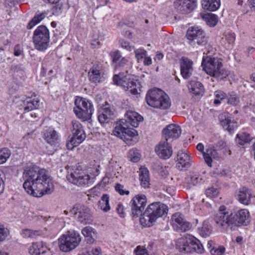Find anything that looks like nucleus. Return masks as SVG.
Wrapping results in <instances>:
<instances>
[{
  "instance_id": "obj_1",
  "label": "nucleus",
  "mask_w": 255,
  "mask_h": 255,
  "mask_svg": "<svg viewBox=\"0 0 255 255\" xmlns=\"http://www.w3.org/2000/svg\"><path fill=\"white\" fill-rule=\"evenodd\" d=\"M23 187L26 192L35 197H41L52 193L54 190L53 182L47 170L34 165L24 168Z\"/></svg>"
},
{
  "instance_id": "obj_2",
  "label": "nucleus",
  "mask_w": 255,
  "mask_h": 255,
  "mask_svg": "<svg viewBox=\"0 0 255 255\" xmlns=\"http://www.w3.org/2000/svg\"><path fill=\"white\" fill-rule=\"evenodd\" d=\"M115 84L119 86L128 94L137 95L141 92V85L133 75L127 71L115 74L113 77Z\"/></svg>"
},
{
  "instance_id": "obj_3",
  "label": "nucleus",
  "mask_w": 255,
  "mask_h": 255,
  "mask_svg": "<svg viewBox=\"0 0 255 255\" xmlns=\"http://www.w3.org/2000/svg\"><path fill=\"white\" fill-rule=\"evenodd\" d=\"M145 99L149 106L155 108L165 110L171 106L169 96L159 89L149 90L146 93Z\"/></svg>"
},
{
  "instance_id": "obj_4",
  "label": "nucleus",
  "mask_w": 255,
  "mask_h": 255,
  "mask_svg": "<svg viewBox=\"0 0 255 255\" xmlns=\"http://www.w3.org/2000/svg\"><path fill=\"white\" fill-rule=\"evenodd\" d=\"M59 247L61 251L68 252L75 249L81 241L79 232L70 230L62 235L58 239Z\"/></svg>"
},
{
  "instance_id": "obj_5",
  "label": "nucleus",
  "mask_w": 255,
  "mask_h": 255,
  "mask_svg": "<svg viewBox=\"0 0 255 255\" xmlns=\"http://www.w3.org/2000/svg\"><path fill=\"white\" fill-rule=\"evenodd\" d=\"M74 112L78 118L82 121H87L91 118L94 112L92 103L87 99L77 97L75 100Z\"/></svg>"
},
{
  "instance_id": "obj_6",
  "label": "nucleus",
  "mask_w": 255,
  "mask_h": 255,
  "mask_svg": "<svg viewBox=\"0 0 255 255\" xmlns=\"http://www.w3.org/2000/svg\"><path fill=\"white\" fill-rule=\"evenodd\" d=\"M214 220L216 225L222 229L227 230L235 227L234 214L229 211L225 206H221L218 212L214 216Z\"/></svg>"
},
{
  "instance_id": "obj_7",
  "label": "nucleus",
  "mask_w": 255,
  "mask_h": 255,
  "mask_svg": "<svg viewBox=\"0 0 255 255\" xmlns=\"http://www.w3.org/2000/svg\"><path fill=\"white\" fill-rule=\"evenodd\" d=\"M33 42L34 47L41 52L45 51L49 45V32L44 25L38 26L34 31Z\"/></svg>"
},
{
  "instance_id": "obj_8",
  "label": "nucleus",
  "mask_w": 255,
  "mask_h": 255,
  "mask_svg": "<svg viewBox=\"0 0 255 255\" xmlns=\"http://www.w3.org/2000/svg\"><path fill=\"white\" fill-rule=\"evenodd\" d=\"M72 124V136L66 144L67 147L69 150H72L78 146L85 139L86 136L82 125L78 121H73Z\"/></svg>"
},
{
  "instance_id": "obj_9",
  "label": "nucleus",
  "mask_w": 255,
  "mask_h": 255,
  "mask_svg": "<svg viewBox=\"0 0 255 255\" xmlns=\"http://www.w3.org/2000/svg\"><path fill=\"white\" fill-rule=\"evenodd\" d=\"M186 37L189 45L195 46L198 45H204L207 42V38L206 36L205 31L199 26H194L189 27Z\"/></svg>"
},
{
  "instance_id": "obj_10",
  "label": "nucleus",
  "mask_w": 255,
  "mask_h": 255,
  "mask_svg": "<svg viewBox=\"0 0 255 255\" xmlns=\"http://www.w3.org/2000/svg\"><path fill=\"white\" fill-rule=\"evenodd\" d=\"M202 66L205 72L213 76L219 70L220 67H223L221 59L210 56L203 57Z\"/></svg>"
},
{
  "instance_id": "obj_11",
  "label": "nucleus",
  "mask_w": 255,
  "mask_h": 255,
  "mask_svg": "<svg viewBox=\"0 0 255 255\" xmlns=\"http://www.w3.org/2000/svg\"><path fill=\"white\" fill-rule=\"evenodd\" d=\"M146 204V198L144 195H137L130 201L131 215L133 217L137 218L141 215Z\"/></svg>"
},
{
  "instance_id": "obj_12",
  "label": "nucleus",
  "mask_w": 255,
  "mask_h": 255,
  "mask_svg": "<svg viewBox=\"0 0 255 255\" xmlns=\"http://www.w3.org/2000/svg\"><path fill=\"white\" fill-rule=\"evenodd\" d=\"M70 212L82 223H89L91 221L90 210L83 205L76 204L73 206Z\"/></svg>"
},
{
  "instance_id": "obj_13",
  "label": "nucleus",
  "mask_w": 255,
  "mask_h": 255,
  "mask_svg": "<svg viewBox=\"0 0 255 255\" xmlns=\"http://www.w3.org/2000/svg\"><path fill=\"white\" fill-rule=\"evenodd\" d=\"M171 225L176 231L185 232L192 228V224L185 221L183 216L179 213H176L171 218Z\"/></svg>"
},
{
  "instance_id": "obj_14",
  "label": "nucleus",
  "mask_w": 255,
  "mask_h": 255,
  "mask_svg": "<svg viewBox=\"0 0 255 255\" xmlns=\"http://www.w3.org/2000/svg\"><path fill=\"white\" fill-rule=\"evenodd\" d=\"M67 179L72 183L78 186H84L91 182L89 175L79 170H76L67 176Z\"/></svg>"
},
{
  "instance_id": "obj_15",
  "label": "nucleus",
  "mask_w": 255,
  "mask_h": 255,
  "mask_svg": "<svg viewBox=\"0 0 255 255\" xmlns=\"http://www.w3.org/2000/svg\"><path fill=\"white\" fill-rule=\"evenodd\" d=\"M155 151L161 159H169L173 153L172 147L168 141L162 139L156 146Z\"/></svg>"
},
{
  "instance_id": "obj_16",
  "label": "nucleus",
  "mask_w": 255,
  "mask_h": 255,
  "mask_svg": "<svg viewBox=\"0 0 255 255\" xmlns=\"http://www.w3.org/2000/svg\"><path fill=\"white\" fill-rule=\"evenodd\" d=\"M181 133L180 127L176 124H170L162 130V139L166 141H172L177 139Z\"/></svg>"
},
{
  "instance_id": "obj_17",
  "label": "nucleus",
  "mask_w": 255,
  "mask_h": 255,
  "mask_svg": "<svg viewBox=\"0 0 255 255\" xmlns=\"http://www.w3.org/2000/svg\"><path fill=\"white\" fill-rule=\"evenodd\" d=\"M192 164V158L190 155L186 151L179 150L177 154L176 164L177 168L180 170H186Z\"/></svg>"
},
{
  "instance_id": "obj_18",
  "label": "nucleus",
  "mask_w": 255,
  "mask_h": 255,
  "mask_svg": "<svg viewBox=\"0 0 255 255\" xmlns=\"http://www.w3.org/2000/svg\"><path fill=\"white\" fill-rule=\"evenodd\" d=\"M88 77L90 81L93 83L103 82L105 78L101 65L98 63L94 64L88 72Z\"/></svg>"
},
{
  "instance_id": "obj_19",
  "label": "nucleus",
  "mask_w": 255,
  "mask_h": 255,
  "mask_svg": "<svg viewBox=\"0 0 255 255\" xmlns=\"http://www.w3.org/2000/svg\"><path fill=\"white\" fill-rule=\"evenodd\" d=\"M196 0H176L175 8L179 12L187 14L191 12L196 7Z\"/></svg>"
},
{
  "instance_id": "obj_20",
  "label": "nucleus",
  "mask_w": 255,
  "mask_h": 255,
  "mask_svg": "<svg viewBox=\"0 0 255 255\" xmlns=\"http://www.w3.org/2000/svg\"><path fill=\"white\" fill-rule=\"evenodd\" d=\"M219 120L223 128L230 132L234 131L238 127L237 123L232 120L228 113L220 114Z\"/></svg>"
},
{
  "instance_id": "obj_21",
  "label": "nucleus",
  "mask_w": 255,
  "mask_h": 255,
  "mask_svg": "<svg viewBox=\"0 0 255 255\" xmlns=\"http://www.w3.org/2000/svg\"><path fill=\"white\" fill-rule=\"evenodd\" d=\"M253 197L251 190L246 187L240 188L236 192V197L238 201L245 205H249Z\"/></svg>"
},
{
  "instance_id": "obj_22",
  "label": "nucleus",
  "mask_w": 255,
  "mask_h": 255,
  "mask_svg": "<svg viewBox=\"0 0 255 255\" xmlns=\"http://www.w3.org/2000/svg\"><path fill=\"white\" fill-rule=\"evenodd\" d=\"M147 208L156 220L167 214L168 212L167 206L160 202L152 203L148 205Z\"/></svg>"
},
{
  "instance_id": "obj_23",
  "label": "nucleus",
  "mask_w": 255,
  "mask_h": 255,
  "mask_svg": "<svg viewBox=\"0 0 255 255\" xmlns=\"http://www.w3.org/2000/svg\"><path fill=\"white\" fill-rule=\"evenodd\" d=\"M193 61L188 58L183 57L180 60V72L184 79L189 78L193 73Z\"/></svg>"
},
{
  "instance_id": "obj_24",
  "label": "nucleus",
  "mask_w": 255,
  "mask_h": 255,
  "mask_svg": "<svg viewBox=\"0 0 255 255\" xmlns=\"http://www.w3.org/2000/svg\"><path fill=\"white\" fill-rule=\"evenodd\" d=\"M193 238V236L187 235L178 240L176 246L180 252L184 253L192 252Z\"/></svg>"
},
{
  "instance_id": "obj_25",
  "label": "nucleus",
  "mask_w": 255,
  "mask_h": 255,
  "mask_svg": "<svg viewBox=\"0 0 255 255\" xmlns=\"http://www.w3.org/2000/svg\"><path fill=\"white\" fill-rule=\"evenodd\" d=\"M235 227L247 225L249 223L250 213L247 209H241L234 214Z\"/></svg>"
},
{
  "instance_id": "obj_26",
  "label": "nucleus",
  "mask_w": 255,
  "mask_h": 255,
  "mask_svg": "<svg viewBox=\"0 0 255 255\" xmlns=\"http://www.w3.org/2000/svg\"><path fill=\"white\" fill-rule=\"evenodd\" d=\"M125 117L126 123L134 128L137 127L139 123L143 120L141 115L133 111H127Z\"/></svg>"
},
{
  "instance_id": "obj_27",
  "label": "nucleus",
  "mask_w": 255,
  "mask_h": 255,
  "mask_svg": "<svg viewBox=\"0 0 255 255\" xmlns=\"http://www.w3.org/2000/svg\"><path fill=\"white\" fill-rule=\"evenodd\" d=\"M43 138L48 143L55 145L58 142L59 135L54 128L49 127L43 131Z\"/></svg>"
},
{
  "instance_id": "obj_28",
  "label": "nucleus",
  "mask_w": 255,
  "mask_h": 255,
  "mask_svg": "<svg viewBox=\"0 0 255 255\" xmlns=\"http://www.w3.org/2000/svg\"><path fill=\"white\" fill-rule=\"evenodd\" d=\"M188 88L190 93L195 96L201 97L205 92L203 85L200 82L195 80L191 81L188 85Z\"/></svg>"
},
{
  "instance_id": "obj_29",
  "label": "nucleus",
  "mask_w": 255,
  "mask_h": 255,
  "mask_svg": "<svg viewBox=\"0 0 255 255\" xmlns=\"http://www.w3.org/2000/svg\"><path fill=\"white\" fill-rule=\"evenodd\" d=\"M139 180L140 185L144 188H148L150 185L149 171L144 166H141L139 170Z\"/></svg>"
},
{
  "instance_id": "obj_30",
  "label": "nucleus",
  "mask_w": 255,
  "mask_h": 255,
  "mask_svg": "<svg viewBox=\"0 0 255 255\" xmlns=\"http://www.w3.org/2000/svg\"><path fill=\"white\" fill-rule=\"evenodd\" d=\"M235 34L231 32H226L221 38V44L227 49H231L235 41Z\"/></svg>"
},
{
  "instance_id": "obj_31",
  "label": "nucleus",
  "mask_w": 255,
  "mask_h": 255,
  "mask_svg": "<svg viewBox=\"0 0 255 255\" xmlns=\"http://www.w3.org/2000/svg\"><path fill=\"white\" fill-rule=\"evenodd\" d=\"M47 250V247L42 242H36L29 248V253L31 255H40L44 254Z\"/></svg>"
},
{
  "instance_id": "obj_32",
  "label": "nucleus",
  "mask_w": 255,
  "mask_h": 255,
  "mask_svg": "<svg viewBox=\"0 0 255 255\" xmlns=\"http://www.w3.org/2000/svg\"><path fill=\"white\" fill-rule=\"evenodd\" d=\"M140 215L141 217L139 219V222L141 225L144 227H150L152 226L153 223L156 220L147 208H146L144 213L142 214H141Z\"/></svg>"
},
{
  "instance_id": "obj_33",
  "label": "nucleus",
  "mask_w": 255,
  "mask_h": 255,
  "mask_svg": "<svg viewBox=\"0 0 255 255\" xmlns=\"http://www.w3.org/2000/svg\"><path fill=\"white\" fill-rule=\"evenodd\" d=\"M113 115V113L109 108H102L99 111L98 120L101 124L108 123L112 119Z\"/></svg>"
},
{
  "instance_id": "obj_34",
  "label": "nucleus",
  "mask_w": 255,
  "mask_h": 255,
  "mask_svg": "<svg viewBox=\"0 0 255 255\" xmlns=\"http://www.w3.org/2000/svg\"><path fill=\"white\" fill-rule=\"evenodd\" d=\"M200 174L197 172H191L185 178L184 182L188 184L189 187L191 186L197 185L200 183L201 178Z\"/></svg>"
},
{
  "instance_id": "obj_35",
  "label": "nucleus",
  "mask_w": 255,
  "mask_h": 255,
  "mask_svg": "<svg viewBox=\"0 0 255 255\" xmlns=\"http://www.w3.org/2000/svg\"><path fill=\"white\" fill-rule=\"evenodd\" d=\"M202 5L204 9L210 11H216L220 6V0H203Z\"/></svg>"
},
{
  "instance_id": "obj_36",
  "label": "nucleus",
  "mask_w": 255,
  "mask_h": 255,
  "mask_svg": "<svg viewBox=\"0 0 255 255\" xmlns=\"http://www.w3.org/2000/svg\"><path fill=\"white\" fill-rule=\"evenodd\" d=\"M82 233L84 236L88 238V241L92 243L94 242V238L97 236L96 231L91 227L87 226L82 230Z\"/></svg>"
},
{
  "instance_id": "obj_37",
  "label": "nucleus",
  "mask_w": 255,
  "mask_h": 255,
  "mask_svg": "<svg viewBox=\"0 0 255 255\" xmlns=\"http://www.w3.org/2000/svg\"><path fill=\"white\" fill-rule=\"evenodd\" d=\"M110 198L108 194H103L98 202V206L104 212H107L111 209L109 204Z\"/></svg>"
},
{
  "instance_id": "obj_38",
  "label": "nucleus",
  "mask_w": 255,
  "mask_h": 255,
  "mask_svg": "<svg viewBox=\"0 0 255 255\" xmlns=\"http://www.w3.org/2000/svg\"><path fill=\"white\" fill-rule=\"evenodd\" d=\"M216 153V151L212 148L206 149V151L203 152V157L207 165L211 167L212 162V157H214Z\"/></svg>"
},
{
  "instance_id": "obj_39",
  "label": "nucleus",
  "mask_w": 255,
  "mask_h": 255,
  "mask_svg": "<svg viewBox=\"0 0 255 255\" xmlns=\"http://www.w3.org/2000/svg\"><path fill=\"white\" fill-rule=\"evenodd\" d=\"M236 140L238 144L242 145L246 143H249L252 140V137L249 133L243 132L241 134H238Z\"/></svg>"
},
{
  "instance_id": "obj_40",
  "label": "nucleus",
  "mask_w": 255,
  "mask_h": 255,
  "mask_svg": "<svg viewBox=\"0 0 255 255\" xmlns=\"http://www.w3.org/2000/svg\"><path fill=\"white\" fill-rule=\"evenodd\" d=\"M40 101L38 99H28L26 101V105L24 108L25 112L37 109L39 106Z\"/></svg>"
},
{
  "instance_id": "obj_41",
  "label": "nucleus",
  "mask_w": 255,
  "mask_h": 255,
  "mask_svg": "<svg viewBox=\"0 0 255 255\" xmlns=\"http://www.w3.org/2000/svg\"><path fill=\"white\" fill-rule=\"evenodd\" d=\"M202 17L206 21L207 24L210 27H214L217 24L218 19L217 16L214 14H205Z\"/></svg>"
},
{
  "instance_id": "obj_42",
  "label": "nucleus",
  "mask_w": 255,
  "mask_h": 255,
  "mask_svg": "<svg viewBox=\"0 0 255 255\" xmlns=\"http://www.w3.org/2000/svg\"><path fill=\"white\" fill-rule=\"evenodd\" d=\"M45 17V13L36 14L34 17L28 23L27 28L29 29H32L34 26L41 21Z\"/></svg>"
},
{
  "instance_id": "obj_43",
  "label": "nucleus",
  "mask_w": 255,
  "mask_h": 255,
  "mask_svg": "<svg viewBox=\"0 0 255 255\" xmlns=\"http://www.w3.org/2000/svg\"><path fill=\"white\" fill-rule=\"evenodd\" d=\"M227 103L232 106H237L240 103L239 96L234 92L227 95Z\"/></svg>"
},
{
  "instance_id": "obj_44",
  "label": "nucleus",
  "mask_w": 255,
  "mask_h": 255,
  "mask_svg": "<svg viewBox=\"0 0 255 255\" xmlns=\"http://www.w3.org/2000/svg\"><path fill=\"white\" fill-rule=\"evenodd\" d=\"M21 234L23 237L25 238H34L39 236L41 234V232L39 231H33L28 229H25L22 230Z\"/></svg>"
},
{
  "instance_id": "obj_45",
  "label": "nucleus",
  "mask_w": 255,
  "mask_h": 255,
  "mask_svg": "<svg viewBox=\"0 0 255 255\" xmlns=\"http://www.w3.org/2000/svg\"><path fill=\"white\" fill-rule=\"evenodd\" d=\"M192 243V252L194 251L198 254H202L204 252L203 245L200 241L193 237Z\"/></svg>"
},
{
  "instance_id": "obj_46",
  "label": "nucleus",
  "mask_w": 255,
  "mask_h": 255,
  "mask_svg": "<svg viewBox=\"0 0 255 255\" xmlns=\"http://www.w3.org/2000/svg\"><path fill=\"white\" fill-rule=\"evenodd\" d=\"M11 153L10 150L6 148H3L0 150V164H3L6 162L9 158Z\"/></svg>"
},
{
  "instance_id": "obj_47",
  "label": "nucleus",
  "mask_w": 255,
  "mask_h": 255,
  "mask_svg": "<svg viewBox=\"0 0 255 255\" xmlns=\"http://www.w3.org/2000/svg\"><path fill=\"white\" fill-rule=\"evenodd\" d=\"M230 74L228 70L226 69L223 68V67H220L219 70L214 74L213 77H215L218 79L223 80L227 78Z\"/></svg>"
},
{
  "instance_id": "obj_48",
  "label": "nucleus",
  "mask_w": 255,
  "mask_h": 255,
  "mask_svg": "<svg viewBox=\"0 0 255 255\" xmlns=\"http://www.w3.org/2000/svg\"><path fill=\"white\" fill-rule=\"evenodd\" d=\"M199 230L200 234L204 237L209 236L212 232L211 227L207 222H204L202 227Z\"/></svg>"
},
{
  "instance_id": "obj_49",
  "label": "nucleus",
  "mask_w": 255,
  "mask_h": 255,
  "mask_svg": "<svg viewBox=\"0 0 255 255\" xmlns=\"http://www.w3.org/2000/svg\"><path fill=\"white\" fill-rule=\"evenodd\" d=\"M214 95L215 99L214 101V104L216 105H220L221 103V101L224 100L227 96V95L222 91L215 92Z\"/></svg>"
},
{
  "instance_id": "obj_50",
  "label": "nucleus",
  "mask_w": 255,
  "mask_h": 255,
  "mask_svg": "<svg viewBox=\"0 0 255 255\" xmlns=\"http://www.w3.org/2000/svg\"><path fill=\"white\" fill-rule=\"evenodd\" d=\"M128 156L131 161L136 162L140 160V154L138 150L132 149L129 151Z\"/></svg>"
},
{
  "instance_id": "obj_51",
  "label": "nucleus",
  "mask_w": 255,
  "mask_h": 255,
  "mask_svg": "<svg viewBox=\"0 0 255 255\" xmlns=\"http://www.w3.org/2000/svg\"><path fill=\"white\" fill-rule=\"evenodd\" d=\"M125 128L126 127L121 125H118L115 128L113 131V134L117 137H120L121 138L124 139Z\"/></svg>"
},
{
  "instance_id": "obj_52",
  "label": "nucleus",
  "mask_w": 255,
  "mask_h": 255,
  "mask_svg": "<svg viewBox=\"0 0 255 255\" xmlns=\"http://www.w3.org/2000/svg\"><path fill=\"white\" fill-rule=\"evenodd\" d=\"M205 192L207 197L209 198H214L218 196L219 191L217 188L211 187L206 189Z\"/></svg>"
},
{
  "instance_id": "obj_53",
  "label": "nucleus",
  "mask_w": 255,
  "mask_h": 255,
  "mask_svg": "<svg viewBox=\"0 0 255 255\" xmlns=\"http://www.w3.org/2000/svg\"><path fill=\"white\" fill-rule=\"evenodd\" d=\"M135 57L138 61L140 62L142 61L145 56H146L147 52L144 49L139 48L134 50Z\"/></svg>"
},
{
  "instance_id": "obj_54",
  "label": "nucleus",
  "mask_w": 255,
  "mask_h": 255,
  "mask_svg": "<svg viewBox=\"0 0 255 255\" xmlns=\"http://www.w3.org/2000/svg\"><path fill=\"white\" fill-rule=\"evenodd\" d=\"M124 134V138L126 139L128 137H132L137 135V132L134 128L126 127Z\"/></svg>"
},
{
  "instance_id": "obj_55",
  "label": "nucleus",
  "mask_w": 255,
  "mask_h": 255,
  "mask_svg": "<svg viewBox=\"0 0 255 255\" xmlns=\"http://www.w3.org/2000/svg\"><path fill=\"white\" fill-rule=\"evenodd\" d=\"M110 55L112 58L113 63H114L115 64H116L123 57L120 51L119 50L112 51L111 52Z\"/></svg>"
},
{
  "instance_id": "obj_56",
  "label": "nucleus",
  "mask_w": 255,
  "mask_h": 255,
  "mask_svg": "<svg viewBox=\"0 0 255 255\" xmlns=\"http://www.w3.org/2000/svg\"><path fill=\"white\" fill-rule=\"evenodd\" d=\"M8 235V230L3 225H0V242L3 241Z\"/></svg>"
},
{
  "instance_id": "obj_57",
  "label": "nucleus",
  "mask_w": 255,
  "mask_h": 255,
  "mask_svg": "<svg viewBox=\"0 0 255 255\" xmlns=\"http://www.w3.org/2000/svg\"><path fill=\"white\" fill-rule=\"evenodd\" d=\"M225 252V248L222 246L216 249H212L210 250L212 255H224Z\"/></svg>"
},
{
  "instance_id": "obj_58",
  "label": "nucleus",
  "mask_w": 255,
  "mask_h": 255,
  "mask_svg": "<svg viewBox=\"0 0 255 255\" xmlns=\"http://www.w3.org/2000/svg\"><path fill=\"white\" fill-rule=\"evenodd\" d=\"M134 253L135 255H149L147 250L140 246L137 247L134 250Z\"/></svg>"
},
{
  "instance_id": "obj_59",
  "label": "nucleus",
  "mask_w": 255,
  "mask_h": 255,
  "mask_svg": "<svg viewBox=\"0 0 255 255\" xmlns=\"http://www.w3.org/2000/svg\"><path fill=\"white\" fill-rule=\"evenodd\" d=\"M116 211L121 217L124 218L126 216L125 208L122 204L119 203L118 204L116 207Z\"/></svg>"
},
{
  "instance_id": "obj_60",
  "label": "nucleus",
  "mask_w": 255,
  "mask_h": 255,
  "mask_svg": "<svg viewBox=\"0 0 255 255\" xmlns=\"http://www.w3.org/2000/svg\"><path fill=\"white\" fill-rule=\"evenodd\" d=\"M115 189L121 195H128L129 193L128 191H125L124 186L120 184H117L116 185Z\"/></svg>"
},
{
  "instance_id": "obj_61",
  "label": "nucleus",
  "mask_w": 255,
  "mask_h": 255,
  "mask_svg": "<svg viewBox=\"0 0 255 255\" xmlns=\"http://www.w3.org/2000/svg\"><path fill=\"white\" fill-rule=\"evenodd\" d=\"M62 10L61 5L60 4H58L55 5L52 8V13L54 15L56 16L59 15L62 13Z\"/></svg>"
},
{
  "instance_id": "obj_62",
  "label": "nucleus",
  "mask_w": 255,
  "mask_h": 255,
  "mask_svg": "<svg viewBox=\"0 0 255 255\" xmlns=\"http://www.w3.org/2000/svg\"><path fill=\"white\" fill-rule=\"evenodd\" d=\"M121 46L128 51L132 49V47L129 45V43L128 41L122 40L120 42Z\"/></svg>"
},
{
  "instance_id": "obj_63",
  "label": "nucleus",
  "mask_w": 255,
  "mask_h": 255,
  "mask_svg": "<svg viewBox=\"0 0 255 255\" xmlns=\"http://www.w3.org/2000/svg\"><path fill=\"white\" fill-rule=\"evenodd\" d=\"M128 60L126 57H122L120 60L116 64V66L124 67L127 63H128Z\"/></svg>"
},
{
  "instance_id": "obj_64",
  "label": "nucleus",
  "mask_w": 255,
  "mask_h": 255,
  "mask_svg": "<svg viewBox=\"0 0 255 255\" xmlns=\"http://www.w3.org/2000/svg\"><path fill=\"white\" fill-rule=\"evenodd\" d=\"M89 252L90 254L91 253L93 255H101L102 254L101 249L99 247L93 248L91 251Z\"/></svg>"
}]
</instances>
